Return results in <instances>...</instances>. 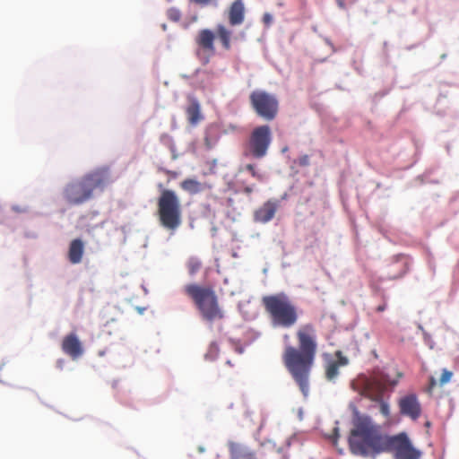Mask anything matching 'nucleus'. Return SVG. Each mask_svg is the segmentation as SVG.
<instances>
[{
    "label": "nucleus",
    "mask_w": 459,
    "mask_h": 459,
    "mask_svg": "<svg viewBox=\"0 0 459 459\" xmlns=\"http://www.w3.org/2000/svg\"><path fill=\"white\" fill-rule=\"evenodd\" d=\"M186 112L191 125H196L202 119L200 104L197 100H193L186 108Z\"/></svg>",
    "instance_id": "obj_18"
},
{
    "label": "nucleus",
    "mask_w": 459,
    "mask_h": 459,
    "mask_svg": "<svg viewBox=\"0 0 459 459\" xmlns=\"http://www.w3.org/2000/svg\"><path fill=\"white\" fill-rule=\"evenodd\" d=\"M64 353L77 359L83 354L82 345L75 333H69L64 337L61 344Z\"/></svg>",
    "instance_id": "obj_13"
},
{
    "label": "nucleus",
    "mask_w": 459,
    "mask_h": 459,
    "mask_svg": "<svg viewBox=\"0 0 459 459\" xmlns=\"http://www.w3.org/2000/svg\"><path fill=\"white\" fill-rule=\"evenodd\" d=\"M437 385V380L435 379L434 377H429V387H428V392L429 393H431L432 390L435 388V386Z\"/></svg>",
    "instance_id": "obj_26"
},
{
    "label": "nucleus",
    "mask_w": 459,
    "mask_h": 459,
    "mask_svg": "<svg viewBox=\"0 0 459 459\" xmlns=\"http://www.w3.org/2000/svg\"><path fill=\"white\" fill-rule=\"evenodd\" d=\"M84 253V244L80 238L72 240L68 250L69 261L75 264L81 263Z\"/></svg>",
    "instance_id": "obj_17"
},
{
    "label": "nucleus",
    "mask_w": 459,
    "mask_h": 459,
    "mask_svg": "<svg viewBox=\"0 0 459 459\" xmlns=\"http://www.w3.org/2000/svg\"><path fill=\"white\" fill-rule=\"evenodd\" d=\"M157 216L160 225L175 231L182 223V205L175 191L163 189L157 201Z\"/></svg>",
    "instance_id": "obj_8"
},
{
    "label": "nucleus",
    "mask_w": 459,
    "mask_h": 459,
    "mask_svg": "<svg viewBox=\"0 0 459 459\" xmlns=\"http://www.w3.org/2000/svg\"><path fill=\"white\" fill-rule=\"evenodd\" d=\"M298 164L301 167H307L309 165V162H310V160H309V156L305 154V155H302L299 158L298 160Z\"/></svg>",
    "instance_id": "obj_24"
},
{
    "label": "nucleus",
    "mask_w": 459,
    "mask_h": 459,
    "mask_svg": "<svg viewBox=\"0 0 459 459\" xmlns=\"http://www.w3.org/2000/svg\"><path fill=\"white\" fill-rule=\"evenodd\" d=\"M180 187L184 191H186L191 195H195L204 189V186L201 182H199L194 178H186V179L183 180L180 183Z\"/></svg>",
    "instance_id": "obj_19"
},
{
    "label": "nucleus",
    "mask_w": 459,
    "mask_h": 459,
    "mask_svg": "<svg viewBox=\"0 0 459 459\" xmlns=\"http://www.w3.org/2000/svg\"><path fill=\"white\" fill-rule=\"evenodd\" d=\"M279 208L278 200H268L254 212V220L256 222L266 223L273 220Z\"/></svg>",
    "instance_id": "obj_14"
},
{
    "label": "nucleus",
    "mask_w": 459,
    "mask_h": 459,
    "mask_svg": "<svg viewBox=\"0 0 459 459\" xmlns=\"http://www.w3.org/2000/svg\"><path fill=\"white\" fill-rule=\"evenodd\" d=\"M396 368L376 369L369 376L361 375L357 379L361 393L372 401L379 403V411L385 418L390 417V405L384 401V394L393 390L403 377Z\"/></svg>",
    "instance_id": "obj_3"
},
{
    "label": "nucleus",
    "mask_w": 459,
    "mask_h": 459,
    "mask_svg": "<svg viewBox=\"0 0 459 459\" xmlns=\"http://www.w3.org/2000/svg\"><path fill=\"white\" fill-rule=\"evenodd\" d=\"M336 1H337V4H338L340 8H342V9L345 8L344 0H336Z\"/></svg>",
    "instance_id": "obj_32"
},
{
    "label": "nucleus",
    "mask_w": 459,
    "mask_h": 459,
    "mask_svg": "<svg viewBox=\"0 0 459 459\" xmlns=\"http://www.w3.org/2000/svg\"><path fill=\"white\" fill-rule=\"evenodd\" d=\"M245 169H246L247 171H248V172L251 174V176H252L254 178L257 179L258 181H263V180H264V175H263V174H261V173H259V172L256 170V169H255V165H253V164H247V165L245 166Z\"/></svg>",
    "instance_id": "obj_21"
},
{
    "label": "nucleus",
    "mask_w": 459,
    "mask_h": 459,
    "mask_svg": "<svg viewBox=\"0 0 459 459\" xmlns=\"http://www.w3.org/2000/svg\"><path fill=\"white\" fill-rule=\"evenodd\" d=\"M289 338H290L289 334H284L283 339H284L285 341L289 340Z\"/></svg>",
    "instance_id": "obj_33"
},
{
    "label": "nucleus",
    "mask_w": 459,
    "mask_h": 459,
    "mask_svg": "<svg viewBox=\"0 0 459 459\" xmlns=\"http://www.w3.org/2000/svg\"><path fill=\"white\" fill-rule=\"evenodd\" d=\"M272 143V132L268 125H261L255 127L248 137L246 145V155L255 159H262L266 156Z\"/></svg>",
    "instance_id": "obj_10"
},
{
    "label": "nucleus",
    "mask_w": 459,
    "mask_h": 459,
    "mask_svg": "<svg viewBox=\"0 0 459 459\" xmlns=\"http://www.w3.org/2000/svg\"><path fill=\"white\" fill-rule=\"evenodd\" d=\"M339 437V429L336 427L333 429V443H336V440L338 439Z\"/></svg>",
    "instance_id": "obj_30"
},
{
    "label": "nucleus",
    "mask_w": 459,
    "mask_h": 459,
    "mask_svg": "<svg viewBox=\"0 0 459 459\" xmlns=\"http://www.w3.org/2000/svg\"><path fill=\"white\" fill-rule=\"evenodd\" d=\"M263 22L266 27H270L273 22V16L269 13L263 15Z\"/></svg>",
    "instance_id": "obj_25"
},
{
    "label": "nucleus",
    "mask_w": 459,
    "mask_h": 459,
    "mask_svg": "<svg viewBox=\"0 0 459 459\" xmlns=\"http://www.w3.org/2000/svg\"><path fill=\"white\" fill-rule=\"evenodd\" d=\"M216 37L223 49L230 50L231 48L232 31L222 23L216 25L215 32L209 29H203L195 37V40L198 47L196 54L204 65L208 64L210 57L215 54Z\"/></svg>",
    "instance_id": "obj_7"
},
{
    "label": "nucleus",
    "mask_w": 459,
    "mask_h": 459,
    "mask_svg": "<svg viewBox=\"0 0 459 459\" xmlns=\"http://www.w3.org/2000/svg\"><path fill=\"white\" fill-rule=\"evenodd\" d=\"M191 1L197 4H202V5H206L210 3V0H191Z\"/></svg>",
    "instance_id": "obj_29"
},
{
    "label": "nucleus",
    "mask_w": 459,
    "mask_h": 459,
    "mask_svg": "<svg viewBox=\"0 0 459 459\" xmlns=\"http://www.w3.org/2000/svg\"><path fill=\"white\" fill-rule=\"evenodd\" d=\"M385 308H386V303H385V302H384L383 304H381V305H379V306H377V307L376 311H377V312H378V313H380V312L385 311Z\"/></svg>",
    "instance_id": "obj_28"
},
{
    "label": "nucleus",
    "mask_w": 459,
    "mask_h": 459,
    "mask_svg": "<svg viewBox=\"0 0 459 459\" xmlns=\"http://www.w3.org/2000/svg\"><path fill=\"white\" fill-rule=\"evenodd\" d=\"M202 267V263L198 258L191 257L187 262V269L191 275L195 274Z\"/></svg>",
    "instance_id": "obj_20"
},
{
    "label": "nucleus",
    "mask_w": 459,
    "mask_h": 459,
    "mask_svg": "<svg viewBox=\"0 0 459 459\" xmlns=\"http://www.w3.org/2000/svg\"><path fill=\"white\" fill-rule=\"evenodd\" d=\"M246 8L243 0L233 1L228 10L227 17L230 26L241 25L245 21Z\"/></svg>",
    "instance_id": "obj_16"
},
{
    "label": "nucleus",
    "mask_w": 459,
    "mask_h": 459,
    "mask_svg": "<svg viewBox=\"0 0 459 459\" xmlns=\"http://www.w3.org/2000/svg\"><path fill=\"white\" fill-rule=\"evenodd\" d=\"M452 377H453V372L446 369V368H444L442 370V374H441V377L438 380V385H444L446 384H447L448 382L451 381L452 379Z\"/></svg>",
    "instance_id": "obj_22"
},
{
    "label": "nucleus",
    "mask_w": 459,
    "mask_h": 459,
    "mask_svg": "<svg viewBox=\"0 0 459 459\" xmlns=\"http://www.w3.org/2000/svg\"><path fill=\"white\" fill-rule=\"evenodd\" d=\"M218 351H219L218 345L216 343H212L211 346H210V352L217 354Z\"/></svg>",
    "instance_id": "obj_27"
},
{
    "label": "nucleus",
    "mask_w": 459,
    "mask_h": 459,
    "mask_svg": "<svg viewBox=\"0 0 459 459\" xmlns=\"http://www.w3.org/2000/svg\"><path fill=\"white\" fill-rule=\"evenodd\" d=\"M167 16L172 22H178L181 19V13L177 8H170L167 12Z\"/></svg>",
    "instance_id": "obj_23"
},
{
    "label": "nucleus",
    "mask_w": 459,
    "mask_h": 459,
    "mask_svg": "<svg viewBox=\"0 0 459 459\" xmlns=\"http://www.w3.org/2000/svg\"><path fill=\"white\" fill-rule=\"evenodd\" d=\"M336 359H330L325 363V375L328 381H334L339 376V368L349 364V359L342 355V351L335 352Z\"/></svg>",
    "instance_id": "obj_15"
},
{
    "label": "nucleus",
    "mask_w": 459,
    "mask_h": 459,
    "mask_svg": "<svg viewBox=\"0 0 459 459\" xmlns=\"http://www.w3.org/2000/svg\"><path fill=\"white\" fill-rule=\"evenodd\" d=\"M249 101L255 114L265 121H273L279 112V101L275 95L255 90L249 95Z\"/></svg>",
    "instance_id": "obj_9"
},
{
    "label": "nucleus",
    "mask_w": 459,
    "mask_h": 459,
    "mask_svg": "<svg viewBox=\"0 0 459 459\" xmlns=\"http://www.w3.org/2000/svg\"><path fill=\"white\" fill-rule=\"evenodd\" d=\"M353 428L348 438L349 449L354 455L375 456L392 453L395 459H420L422 453L413 446L407 433L387 435L381 431L368 415L353 411Z\"/></svg>",
    "instance_id": "obj_1"
},
{
    "label": "nucleus",
    "mask_w": 459,
    "mask_h": 459,
    "mask_svg": "<svg viewBox=\"0 0 459 459\" xmlns=\"http://www.w3.org/2000/svg\"><path fill=\"white\" fill-rule=\"evenodd\" d=\"M111 182L108 167L98 168L68 183L63 190V197L70 205H81L94 197V192H102Z\"/></svg>",
    "instance_id": "obj_4"
},
{
    "label": "nucleus",
    "mask_w": 459,
    "mask_h": 459,
    "mask_svg": "<svg viewBox=\"0 0 459 459\" xmlns=\"http://www.w3.org/2000/svg\"><path fill=\"white\" fill-rule=\"evenodd\" d=\"M184 292L193 300L204 321L212 323L224 318V312L212 287L191 283L184 287Z\"/></svg>",
    "instance_id": "obj_6"
},
{
    "label": "nucleus",
    "mask_w": 459,
    "mask_h": 459,
    "mask_svg": "<svg viewBox=\"0 0 459 459\" xmlns=\"http://www.w3.org/2000/svg\"><path fill=\"white\" fill-rule=\"evenodd\" d=\"M262 305L273 326L290 328L299 320L298 307L284 292L264 296Z\"/></svg>",
    "instance_id": "obj_5"
},
{
    "label": "nucleus",
    "mask_w": 459,
    "mask_h": 459,
    "mask_svg": "<svg viewBox=\"0 0 459 459\" xmlns=\"http://www.w3.org/2000/svg\"><path fill=\"white\" fill-rule=\"evenodd\" d=\"M401 415L417 420L421 415V404L415 394H407L398 400Z\"/></svg>",
    "instance_id": "obj_11"
},
{
    "label": "nucleus",
    "mask_w": 459,
    "mask_h": 459,
    "mask_svg": "<svg viewBox=\"0 0 459 459\" xmlns=\"http://www.w3.org/2000/svg\"><path fill=\"white\" fill-rule=\"evenodd\" d=\"M254 191V188L252 186H246L244 188V192L247 195L251 194Z\"/></svg>",
    "instance_id": "obj_31"
},
{
    "label": "nucleus",
    "mask_w": 459,
    "mask_h": 459,
    "mask_svg": "<svg viewBox=\"0 0 459 459\" xmlns=\"http://www.w3.org/2000/svg\"><path fill=\"white\" fill-rule=\"evenodd\" d=\"M227 446L229 459H257L255 451L245 444L230 440Z\"/></svg>",
    "instance_id": "obj_12"
},
{
    "label": "nucleus",
    "mask_w": 459,
    "mask_h": 459,
    "mask_svg": "<svg viewBox=\"0 0 459 459\" xmlns=\"http://www.w3.org/2000/svg\"><path fill=\"white\" fill-rule=\"evenodd\" d=\"M298 347L285 346L282 362L304 396L309 392V378L317 352L316 330L313 324L301 325L296 330Z\"/></svg>",
    "instance_id": "obj_2"
}]
</instances>
